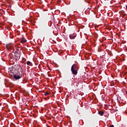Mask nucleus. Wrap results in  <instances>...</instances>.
<instances>
[{
    "label": "nucleus",
    "mask_w": 127,
    "mask_h": 127,
    "mask_svg": "<svg viewBox=\"0 0 127 127\" xmlns=\"http://www.w3.org/2000/svg\"><path fill=\"white\" fill-rule=\"evenodd\" d=\"M26 64L28 65V66H32V63H31L30 61H27Z\"/></svg>",
    "instance_id": "5"
},
{
    "label": "nucleus",
    "mask_w": 127,
    "mask_h": 127,
    "mask_svg": "<svg viewBox=\"0 0 127 127\" xmlns=\"http://www.w3.org/2000/svg\"><path fill=\"white\" fill-rule=\"evenodd\" d=\"M110 127H114V125H111Z\"/></svg>",
    "instance_id": "10"
},
{
    "label": "nucleus",
    "mask_w": 127,
    "mask_h": 127,
    "mask_svg": "<svg viewBox=\"0 0 127 127\" xmlns=\"http://www.w3.org/2000/svg\"><path fill=\"white\" fill-rule=\"evenodd\" d=\"M22 77V72L21 71L15 74L14 75V79H15V80H18L20 79Z\"/></svg>",
    "instance_id": "3"
},
{
    "label": "nucleus",
    "mask_w": 127,
    "mask_h": 127,
    "mask_svg": "<svg viewBox=\"0 0 127 127\" xmlns=\"http://www.w3.org/2000/svg\"><path fill=\"white\" fill-rule=\"evenodd\" d=\"M78 71H79V68L78 65L74 64L71 67V72L73 74V76H76L78 74Z\"/></svg>",
    "instance_id": "1"
},
{
    "label": "nucleus",
    "mask_w": 127,
    "mask_h": 127,
    "mask_svg": "<svg viewBox=\"0 0 127 127\" xmlns=\"http://www.w3.org/2000/svg\"><path fill=\"white\" fill-rule=\"evenodd\" d=\"M69 38L70 39H75V38H76V35L74 34H70L69 35Z\"/></svg>",
    "instance_id": "4"
},
{
    "label": "nucleus",
    "mask_w": 127,
    "mask_h": 127,
    "mask_svg": "<svg viewBox=\"0 0 127 127\" xmlns=\"http://www.w3.org/2000/svg\"><path fill=\"white\" fill-rule=\"evenodd\" d=\"M6 47L7 49H9V48H10V47H9V44L6 45Z\"/></svg>",
    "instance_id": "8"
},
{
    "label": "nucleus",
    "mask_w": 127,
    "mask_h": 127,
    "mask_svg": "<svg viewBox=\"0 0 127 127\" xmlns=\"http://www.w3.org/2000/svg\"><path fill=\"white\" fill-rule=\"evenodd\" d=\"M20 56H21L20 52H16L15 53L13 57V59L14 60L18 61L20 58Z\"/></svg>",
    "instance_id": "2"
},
{
    "label": "nucleus",
    "mask_w": 127,
    "mask_h": 127,
    "mask_svg": "<svg viewBox=\"0 0 127 127\" xmlns=\"http://www.w3.org/2000/svg\"><path fill=\"white\" fill-rule=\"evenodd\" d=\"M48 95H49V92H46V93L44 94V95H45V96H48Z\"/></svg>",
    "instance_id": "9"
},
{
    "label": "nucleus",
    "mask_w": 127,
    "mask_h": 127,
    "mask_svg": "<svg viewBox=\"0 0 127 127\" xmlns=\"http://www.w3.org/2000/svg\"><path fill=\"white\" fill-rule=\"evenodd\" d=\"M26 42V40L25 39H24V38H22L21 40V43H25V42Z\"/></svg>",
    "instance_id": "7"
},
{
    "label": "nucleus",
    "mask_w": 127,
    "mask_h": 127,
    "mask_svg": "<svg viewBox=\"0 0 127 127\" xmlns=\"http://www.w3.org/2000/svg\"><path fill=\"white\" fill-rule=\"evenodd\" d=\"M87 9H90V7H88V8H87Z\"/></svg>",
    "instance_id": "12"
},
{
    "label": "nucleus",
    "mask_w": 127,
    "mask_h": 127,
    "mask_svg": "<svg viewBox=\"0 0 127 127\" xmlns=\"http://www.w3.org/2000/svg\"><path fill=\"white\" fill-rule=\"evenodd\" d=\"M98 114L99 115V116H104V112L99 111L98 112Z\"/></svg>",
    "instance_id": "6"
},
{
    "label": "nucleus",
    "mask_w": 127,
    "mask_h": 127,
    "mask_svg": "<svg viewBox=\"0 0 127 127\" xmlns=\"http://www.w3.org/2000/svg\"><path fill=\"white\" fill-rule=\"evenodd\" d=\"M58 2H60V1H61V0H58Z\"/></svg>",
    "instance_id": "11"
}]
</instances>
